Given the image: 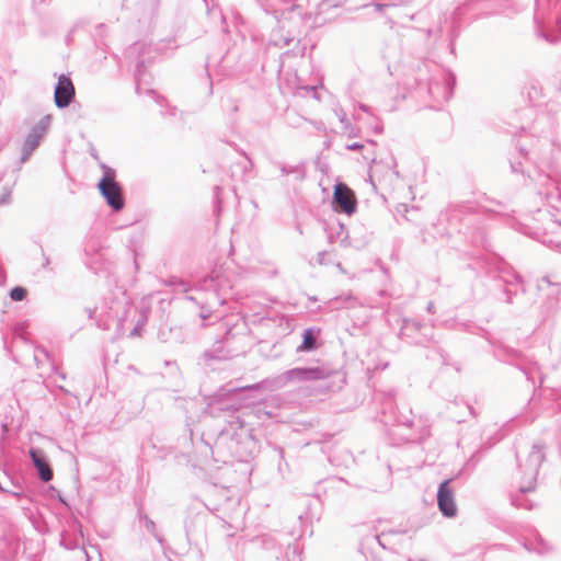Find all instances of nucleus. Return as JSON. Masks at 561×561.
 Listing matches in <instances>:
<instances>
[{"label": "nucleus", "instance_id": "obj_1", "mask_svg": "<svg viewBox=\"0 0 561 561\" xmlns=\"http://www.w3.org/2000/svg\"><path fill=\"white\" fill-rule=\"evenodd\" d=\"M506 0H467L453 11L424 10L417 13L420 20L428 19L422 27H412L408 34L409 48L421 60L434 50H446L454 55L455 39L459 34L465 15L481 16L499 12Z\"/></svg>", "mask_w": 561, "mask_h": 561}, {"label": "nucleus", "instance_id": "obj_2", "mask_svg": "<svg viewBox=\"0 0 561 561\" xmlns=\"http://www.w3.org/2000/svg\"><path fill=\"white\" fill-rule=\"evenodd\" d=\"M259 388V383L239 387L227 385L218 390L215 399L208 404L211 416H220V413L228 414V417L225 419V426L217 433L214 442L211 444L205 442L210 448L215 461L224 463L231 460L249 462L259 454V442L253 436L252 428L245 424L239 407L218 399L241 390H256Z\"/></svg>", "mask_w": 561, "mask_h": 561}, {"label": "nucleus", "instance_id": "obj_3", "mask_svg": "<svg viewBox=\"0 0 561 561\" xmlns=\"http://www.w3.org/2000/svg\"><path fill=\"white\" fill-rule=\"evenodd\" d=\"M494 356L501 362L516 366L520 371H523L526 379L533 385L535 383L536 379H538L540 382V391L538 397L542 409L552 413L560 412L561 390H559L558 387L542 386L543 375L537 362L528 358L519 351L505 345L495 347Z\"/></svg>", "mask_w": 561, "mask_h": 561}, {"label": "nucleus", "instance_id": "obj_4", "mask_svg": "<svg viewBox=\"0 0 561 561\" xmlns=\"http://www.w3.org/2000/svg\"><path fill=\"white\" fill-rule=\"evenodd\" d=\"M197 291L206 293V299L196 296H186V299L196 302L199 308V317L207 320L211 317L214 308L226 304L233 288L232 274L220 268H215L209 275L198 280L195 285Z\"/></svg>", "mask_w": 561, "mask_h": 561}, {"label": "nucleus", "instance_id": "obj_5", "mask_svg": "<svg viewBox=\"0 0 561 561\" xmlns=\"http://www.w3.org/2000/svg\"><path fill=\"white\" fill-rule=\"evenodd\" d=\"M518 472L520 473V483L518 490L511 494V503L516 508L533 510L536 501L528 497L536 489L537 477L541 463L545 461V445L534 443L525 460L519 458L516 453Z\"/></svg>", "mask_w": 561, "mask_h": 561}, {"label": "nucleus", "instance_id": "obj_6", "mask_svg": "<svg viewBox=\"0 0 561 561\" xmlns=\"http://www.w3.org/2000/svg\"><path fill=\"white\" fill-rule=\"evenodd\" d=\"M380 421L386 426H396L404 431L401 435L405 442L420 443L430 436L428 427L421 420L415 421L411 409L404 408V411H401L393 405L392 392L385 396Z\"/></svg>", "mask_w": 561, "mask_h": 561}, {"label": "nucleus", "instance_id": "obj_7", "mask_svg": "<svg viewBox=\"0 0 561 561\" xmlns=\"http://www.w3.org/2000/svg\"><path fill=\"white\" fill-rule=\"evenodd\" d=\"M332 376L337 377L342 383L345 382V377L340 371H335L328 366H316L295 367L288 369L276 377L275 383L280 388L287 386L290 382L324 380Z\"/></svg>", "mask_w": 561, "mask_h": 561}, {"label": "nucleus", "instance_id": "obj_8", "mask_svg": "<svg viewBox=\"0 0 561 561\" xmlns=\"http://www.w3.org/2000/svg\"><path fill=\"white\" fill-rule=\"evenodd\" d=\"M103 175L98 183V188L105 199L106 204L114 210L119 211L125 206L123 188L116 182V171L113 168L102 163Z\"/></svg>", "mask_w": 561, "mask_h": 561}, {"label": "nucleus", "instance_id": "obj_9", "mask_svg": "<svg viewBox=\"0 0 561 561\" xmlns=\"http://www.w3.org/2000/svg\"><path fill=\"white\" fill-rule=\"evenodd\" d=\"M542 183L549 184L545 191V209H538L539 215L548 214L552 224L558 225L561 230V179H552L549 175H539ZM542 195V192H539Z\"/></svg>", "mask_w": 561, "mask_h": 561}, {"label": "nucleus", "instance_id": "obj_10", "mask_svg": "<svg viewBox=\"0 0 561 561\" xmlns=\"http://www.w3.org/2000/svg\"><path fill=\"white\" fill-rule=\"evenodd\" d=\"M497 286L505 296V302L508 305H523L525 296V286L522 277L515 272L508 270L501 271L497 279Z\"/></svg>", "mask_w": 561, "mask_h": 561}, {"label": "nucleus", "instance_id": "obj_11", "mask_svg": "<svg viewBox=\"0 0 561 561\" xmlns=\"http://www.w3.org/2000/svg\"><path fill=\"white\" fill-rule=\"evenodd\" d=\"M400 337L411 344L427 346L433 340V330L417 319H403Z\"/></svg>", "mask_w": 561, "mask_h": 561}, {"label": "nucleus", "instance_id": "obj_12", "mask_svg": "<svg viewBox=\"0 0 561 561\" xmlns=\"http://www.w3.org/2000/svg\"><path fill=\"white\" fill-rule=\"evenodd\" d=\"M51 124V116H43L26 134L21 148L20 161L26 162L39 146Z\"/></svg>", "mask_w": 561, "mask_h": 561}, {"label": "nucleus", "instance_id": "obj_13", "mask_svg": "<svg viewBox=\"0 0 561 561\" xmlns=\"http://www.w3.org/2000/svg\"><path fill=\"white\" fill-rule=\"evenodd\" d=\"M554 129L556 119L548 113L537 114L536 118L529 127H520L523 133L528 130L533 137H536L539 141H542L543 146H552L556 144V138L553 136Z\"/></svg>", "mask_w": 561, "mask_h": 561}, {"label": "nucleus", "instance_id": "obj_14", "mask_svg": "<svg viewBox=\"0 0 561 561\" xmlns=\"http://www.w3.org/2000/svg\"><path fill=\"white\" fill-rule=\"evenodd\" d=\"M332 205L335 211L351 216L356 211L357 201L354 192L346 184L337 183L334 186Z\"/></svg>", "mask_w": 561, "mask_h": 561}, {"label": "nucleus", "instance_id": "obj_15", "mask_svg": "<svg viewBox=\"0 0 561 561\" xmlns=\"http://www.w3.org/2000/svg\"><path fill=\"white\" fill-rule=\"evenodd\" d=\"M513 227L518 232H520L525 236H528L531 239L537 240V241L541 242L542 244H545L549 248L557 249L558 251L561 252V239L559 238L558 234L554 233V234L550 236V234H548V232L546 230L535 228L528 222H519L518 221Z\"/></svg>", "mask_w": 561, "mask_h": 561}, {"label": "nucleus", "instance_id": "obj_16", "mask_svg": "<svg viewBox=\"0 0 561 561\" xmlns=\"http://www.w3.org/2000/svg\"><path fill=\"white\" fill-rule=\"evenodd\" d=\"M75 87L71 79L66 75H60L55 85L54 100L58 108H66L75 99Z\"/></svg>", "mask_w": 561, "mask_h": 561}, {"label": "nucleus", "instance_id": "obj_17", "mask_svg": "<svg viewBox=\"0 0 561 561\" xmlns=\"http://www.w3.org/2000/svg\"><path fill=\"white\" fill-rule=\"evenodd\" d=\"M450 481H443L437 490V505L438 510L445 517H455L457 515V505L454 497V492L449 486Z\"/></svg>", "mask_w": 561, "mask_h": 561}, {"label": "nucleus", "instance_id": "obj_18", "mask_svg": "<svg viewBox=\"0 0 561 561\" xmlns=\"http://www.w3.org/2000/svg\"><path fill=\"white\" fill-rule=\"evenodd\" d=\"M28 454L33 466L37 470L39 480L43 482H49L54 477V472L47 461L45 453L39 448H31Z\"/></svg>", "mask_w": 561, "mask_h": 561}, {"label": "nucleus", "instance_id": "obj_19", "mask_svg": "<svg viewBox=\"0 0 561 561\" xmlns=\"http://www.w3.org/2000/svg\"><path fill=\"white\" fill-rule=\"evenodd\" d=\"M537 288L541 291L547 300L554 299L557 304H561V283L552 282L549 276L538 279Z\"/></svg>", "mask_w": 561, "mask_h": 561}, {"label": "nucleus", "instance_id": "obj_20", "mask_svg": "<svg viewBox=\"0 0 561 561\" xmlns=\"http://www.w3.org/2000/svg\"><path fill=\"white\" fill-rule=\"evenodd\" d=\"M470 209L471 207L469 206V204L450 205L442 216L451 226L457 227L458 224H460L468 217Z\"/></svg>", "mask_w": 561, "mask_h": 561}, {"label": "nucleus", "instance_id": "obj_21", "mask_svg": "<svg viewBox=\"0 0 561 561\" xmlns=\"http://www.w3.org/2000/svg\"><path fill=\"white\" fill-rule=\"evenodd\" d=\"M273 165L280 171L282 176L294 175L297 181H302L306 178L305 162H299L293 165L280 161H274Z\"/></svg>", "mask_w": 561, "mask_h": 561}, {"label": "nucleus", "instance_id": "obj_22", "mask_svg": "<svg viewBox=\"0 0 561 561\" xmlns=\"http://www.w3.org/2000/svg\"><path fill=\"white\" fill-rule=\"evenodd\" d=\"M102 245L100 244L99 240L91 239L89 240L84 245V254L87 256L85 265L89 268L96 270L93 265L99 262V260L102 256Z\"/></svg>", "mask_w": 561, "mask_h": 561}, {"label": "nucleus", "instance_id": "obj_23", "mask_svg": "<svg viewBox=\"0 0 561 561\" xmlns=\"http://www.w3.org/2000/svg\"><path fill=\"white\" fill-rule=\"evenodd\" d=\"M203 357L206 362L222 360L232 357V353L226 350L224 342L215 343L211 348L204 352Z\"/></svg>", "mask_w": 561, "mask_h": 561}, {"label": "nucleus", "instance_id": "obj_24", "mask_svg": "<svg viewBox=\"0 0 561 561\" xmlns=\"http://www.w3.org/2000/svg\"><path fill=\"white\" fill-rule=\"evenodd\" d=\"M320 330L308 328L302 333L301 344L297 347V352H311L318 348V334Z\"/></svg>", "mask_w": 561, "mask_h": 561}, {"label": "nucleus", "instance_id": "obj_25", "mask_svg": "<svg viewBox=\"0 0 561 561\" xmlns=\"http://www.w3.org/2000/svg\"><path fill=\"white\" fill-rule=\"evenodd\" d=\"M126 307L127 301L121 298H116L112 301V304L108 307V310L106 311L107 317L114 321L117 322L118 325L122 324V320H124L126 316Z\"/></svg>", "mask_w": 561, "mask_h": 561}, {"label": "nucleus", "instance_id": "obj_26", "mask_svg": "<svg viewBox=\"0 0 561 561\" xmlns=\"http://www.w3.org/2000/svg\"><path fill=\"white\" fill-rule=\"evenodd\" d=\"M138 518L146 530L151 534L160 545H162L163 537L157 531L156 523L144 512L142 508L138 510Z\"/></svg>", "mask_w": 561, "mask_h": 561}, {"label": "nucleus", "instance_id": "obj_27", "mask_svg": "<svg viewBox=\"0 0 561 561\" xmlns=\"http://www.w3.org/2000/svg\"><path fill=\"white\" fill-rule=\"evenodd\" d=\"M526 547L528 550H534L539 554H546L553 549L552 545L542 538L539 534H536L535 539L530 541Z\"/></svg>", "mask_w": 561, "mask_h": 561}, {"label": "nucleus", "instance_id": "obj_28", "mask_svg": "<svg viewBox=\"0 0 561 561\" xmlns=\"http://www.w3.org/2000/svg\"><path fill=\"white\" fill-rule=\"evenodd\" d=\"M356 301V298L352 294L341 295L337 297H334L330 300V305L334 308H339L342 305L345 306H353V304Z\"/></svg>", "mask_w": 561, "mask_h": 561}, {"label": "nucleus", "instance_id": "obj_29", "mask_svg": "<svg viewBox=\"0 0 561 561\" xmlns=\"http://www.w3.org/2000/svg\"><path fill=\"white\" fill-rule=\"evenodd\" d=\"M286 559H287V561H302L301 560V547L299 546L298 542L287 546Z\"/></svg>", "mask_w": 561, "mask_h": 561}, {"label": "nucleus", "instance_id": "obj_30", "mask_svg": "<svg viewBox=\"0 0 561 561\" xmlns=\"http://www.w3.org/2000/svg\"><path fill=\"white\" fill-rule=\"evenodd\" d=\"M394 3L391 0H373L371 3H365L364 8H373L377 13H383V11L390 7H393Z\"/></svg>", "mask_w": 561, "mask_h": 561}, {"label": "nucleus", "instance_id": "obj_31", "mask_svg": "<svg viewBox=\"0 0 561 561\" xmlns=\"http://www.w3.org/2000/svg\"><path fill=\"white\" fill-rule=\"evenodd\" d=\"M34 359L37 366H39L44 359L50 360V355L45 347L37 346L34 352Z\"/></svg>", "mask_w": 561, "mask_h": 561}, {"label": "nucleus", "instance_id": "obj_32", "mask_svg": "<svg viewBox=\"0 0 561 561\" xmlns=\"http://www.w3.org/2000/svg\"><path fill=\"white\" fill-rule=\"evenodd\" d=\"M27 295V290L24 287L16 286L10 290V298L13 301H22Z\"/></svg>", "mask_w": 561, "mask_h": 561}, {"label": "nucleus", "instance_id": "obj_33", "mask_svg": "<svg viewBox=\"0 0 561 561\" xmlns=\"http://www.w3.org/2000/svg\"><path fill=\"white\" fill-rule=\"evenodd\" d=\"M14 489L13 490H8V489H4L1 484H0V491L1 492H4V493H10L12 494L13 496H15L16 499H23V497H26L25 493L23 492L22 490V486L20 484H16V483H12Z\"/></svg>", "mask_w": 561, "mask_h": 561}, {"label": "nucleus", "instance_id": "obj_34", "mask_svg": "<svg viewBox=\"0 0 561 561\" xmlns=\"http://www.w3.org/2000/svg\"><path fill=\"white\" fill-rule=\"evenodd\" d=\"M482 456L479 451L474 453L466 462L465 469L472 471L477 465L480 462Z\"/></svg>", "mask_w": 561, "mask_h": 561}, {"label": "nucleus", "instance_id": "obj_35", "mask_svg": "<svg viewBox=\"0 0 561 561\" xmlns=\"http://www.w3.org/2000/svg\"><path fill=\"white\" fill-rule=\"evenodd\" d=\"M146 68V60L144 58H138L136 61V69H135V78L137 81L140 80V77L144 75Z\"/></svg>", "mask_w": 561, "mask_h": 561}, {"label": "nucleus", "instance_id": "obj_36", "mask_svg": "<svg viewBox=\"0 0 561 561\" xmlns=\"http://www.w3.org/2000/svg\"><path fill=\"white\" fill-rule=\"evenodd\" d=\"M422 85H427L428 91L432 92L431 79L420 73L415 78V88H420Z\"/></svg>", "mask_w": 561, "mask_h": 561}, {"label": "nucleus", "instance_id": "obj_37", "mask_svg": "<svg viewBox=\"0 0 561 561\" xmlns=\"http://www.w3.org/2000/svg\"><path fill=\"white\" fill-rule=\"evenodd\" d=\"M334 112L339 121L344 125V129H347L348 126H351V123L347 119L345 111L343 108H336Z\"/></svg>", "mask_w": 561, "mask_h": 561}, {"label": "nucleus", "instance_id": "obj_38", "mask_svg": "<svg viewBox=\"0 0 561 561\" xmlns=\"http://www.w3.org/2000/svg\"><path fill=\"white\" fill-rule=\"evenodd\" d=\"M294 37H290V36H283L280 37L279 39H275V45L279 46V47H285V46H288L291 42H294Z\"/></svg>", "mask_w": 561, "mask_h": 561}, {"label": "nucleus", "instance_id": "obj_39", "mask_svg": "<svg viewBox=\"0 0 561 561\" xmlns=\"http://www.w3.org/2000/svg\"><path fill=\"white\" fill-rule=\"evenodd\" d=\"M511 169L513 173H524L522 161L511 160Z\"/></svg>", "mask_w": 561, "mask_h": 561}, {"label": "nucleus", "instance_id": "obj_40", "mask_svg": "<svg viewBox=\"0 0 561 561\" xmlns=\"http://www.w3.org/2000/svg\"><path fill=\"white\" fill-rule=\"evenodd\" d=\"M11 197V191L5 188L4 192L0 195V206L9 204Z\"/></svg>", "mask_w": 561, "mask_h": 561}, {"label": "nucleus", "instance_id": "obj_41", "mask_svg": "<svg viewBox=\"0 0 561 561\" xmlns=\"http://www.w3.org/2000/svg\"><path fill=\"white\" fill-rule=\"evenodd\" d=\"M445 81L449 90H451L454 84L456 83V78L453 73H447L445 75ZM449 94H451V91H449Z\"/></svg>", "mask_w": 561, "mask_h": 561}, {"label": "nucleus", "instance_id": "obj_42", "mask_svg": "<svg viewBox=\"0 0 561 561\" xmlns=\"http://www.w3.org/2000/svg\"><path fill=\"white\" fill-rule=\"evenodd\" d=\"M347 150H351V151H357V150H360L364 148V145L362 142H353V144H348L346 145L345 147Z\"/></svg>", "mask_w": 561, "mask_h": 561}, {"label": "nucleus", "instance_id": "obj_43", "mask_svg": "<svg viewBox=\"0 0 561 561\" xmlns=\"http://www.w3.org/2000/svg\"><path fill=\"white\" fill-rule=\"evenodd\" d=\"M144 47V44H140V43H135L133 46L129 47L128 49V55L129 57L133 56L135 53H137L138 50H140L141 48Z\"/></svg>", "mask_w": 561, "mask_h": 561}, {"label": "nucleus", "instance_id": "obj_44", "mask_svg": "<svg viewBox=\"0 0 561 561\" xmlns=\"http://www.w3.org/2000/svg\"><path fill=\"white\" fill-rule=\"evenodd\" d=\"M42 255H43V263H42V267H43L44 270H51V268L49 267V265H50V260H49V257L45 254V252H44V251H42Z\"/></svg>", "mask_w": 561, "mask_h": 561}, {"label": "nucleus", "instance_id": "obj_45", "mask_svg": "<svg viewBox=\"0 0 561 561\" xmlns=\"http://www.w3.org/2000/svg\"><path fill=\"white\" fill-rule=\"evenodd\" d=\"M327 256H328V252H325V251L319 252L318 255H317V262L319 264H321V265L325 264L327 263V261H325Z\"/></svg>", "mask_w": 561, "mask_h": 561}, {"label": "nucleus", "instance_id": "obj_46", "mask_svg": "<svg viewBox=\"0 0 561 561\" xmlns=\"http://www.w3.org/2000/svg\"><path fill=\"white\" fill-rule=\"evenodd\" d=\"M386 535L382 534L381 536L380 535H374L370 537L371 540L376 541L379 546H381L382 548H386L383 541H382V537H385Z\"/></svg>", "mask_w": 561, "mask_h": 561}, {"label": "nucleus", "instance_id": "obj_47", "mask_svg": "<svg viewBox=\"0 0 561 561\" xmlns=\"http://www.w3.org/2000/svg\"><path fill=\"white\" fill-rule=\"evenodd\" d=\"M373 131L375 134H381L383 131V126L381 123H376L374 126H373Z\"/></svg>", "mask_w": 561, "mask_h": 561}, {"label": "nucleus", "instance_id": "obj_48", "mask_svg": "<svg viewBox=\"0 0 561 561\" xmlns=\"http://www.w3.org/2000/svg\"><path fill=\"white\" fill-rule=\"evenodd\" d=\"M543 36H545L546 41L550 42V43H557L559 41V38H560V36H558V35H547V34H545Z\"/></svg>", "mask_w": 561, "mask_h": 561}, {"label": "nucleus", "instance_id": "obj_49", "mask_svg": "<svg viewBox=\"0 0 561 561\" xmlns=\"http://www.w3.org/2000/svg\"><path fill=\"white\" fill-rule=\"evenodd\" d=\"M51 366H53V370H54V373H55V374H57V375H58L62 380H65V379H66V374H65V373H62V371H59V370L56 368V366H55V364H54L53 362H51Z\"/></svg>", "mask_w": 561, "mask_h": 561}, {"label": "nucleus", "instance_id": "obj_50", "mask_svg": "<svg viewBox=\"0 0 561 561\" xmlns=\"http://www.w3.org/2000/svg\"><path fill=\"white\" fill-rule=\"evenodd\" d=\"M147 93L151 95L158 103H160L163 99L160 96H157V93L153 90H148Z\"/></svg>", "mask_w": 561, "mask_h": 561}, {"label": "nucleus", "instance_id": "obj_51", "mask_svg": "<svg viewBox=\"0 0 561 561\" xmlns=\"http://www.w3.org/2000/svg\"><path fill=\"white\" fill-rule=\"evenodd\" d=\"M519 156L523 157L524 159H527L528 152L526 151L524 146L519 147Z\"/></svg>", "mask_w": 561, "mask_h": 561}, {"label": "nucleus", "instance_id": "obj_52", "mask_svg": "<svg viewBox=\"0 0 561 561\" xmlns=\"http://www.w3.org/2000/svg\"><path fill=\"white\" fill-rule=\"evenodd\" d=\"M426 310L430 312V313H433L435 311V305L433 301H430L427 304V307H426Z\"/></svg>", "mask_w": 561, "mask_h": 561}, {"label": "nucleus", "instance_id": "obj_53", "mask_svg": "<svg viewBox=\"0 0 561 561\" xmlns=\"http://www.w3.org/2000/svg\"><path fill=\"white\" fill-rule=\"evenodd\" d=\"M345 130H346V131H348V134H350V136H351V137H355V136H357V133L355 131V128H354L352 125H351V126H348V128H347V129H345Z\"/></svg>", "mask_w": 561, "mask_h": 561}, {"label": "nucleus", "instance_id": "obj_54", "mask_svg": "<svg viewBox=\"0 0 561 561\" xmlns=\"http://www.w3.org/2000/svg\"><path fill=\"white\" fill-rule=\"evenodd\" d=\"M359 108L369 115L371 114L369 106H367L366 104H359Z\"/></svg>", "mask_w": 561, "mask_h": 561}, {"label": "nucleus", "instance_id": "obj_55", "mask_svg": "<svg viewBox=\"0 0 561 561\" xmlns=\"http://www.w3.org/2000/svg\"><path fill=\"white\" fill-rule=\"evenodd\" d=\"M180 284L183 287V291H187L188 290L187 284L185 282L181 280Z\"/></svg>", "mask_w": 561, "mask_h": 561}, {"label": "nucleus", "instance_id": "obj_56", "mask_svg": "<svg viewBox=\"0 0 561 561\" xmlns=\"http://www.w3.org/2000/svg\"><path fill=\"white\" fill-rule=\"evenodd\" d=\"M536 402H537V398H536V392H535L533 398L529 400V404H536Z\"/></svg>", "mask_w": 561, "mask_h": 561}, {"label": "nucleus", "instance_id": "obj_57", "mask_svg": "<svg viewBox=\"0 0 561 561\" xmlns=\"http://www.w3.org/2000/svg\"><path fill=\"white\" fill-rule=\"evenodd\" d=\"M304 89H306L307 91H312L313 93L317 92L316 87H305Z\"/></svg>", "mask_w": 561, "mask_h": 561}, {"label": "nucleus", "instance_id": "obj_58", "mask_svg": "<svg viewBox=\"0 0 561 561\" xmlns=\"http://www.w3.org/2000/svg\"><path fill=\"white\" fill-rule=\"evenodd\" d=\"M94 311H95V310L87 309V312H88L89 318H93V312H94Z\"/></svg>", "mask_w": 561, "mask_h": 561}, {"label": "nucleus", "instance_id": "obj_59", "mask_svg": "<svg viewBox=\"0 0 561 561\" xmlns=\"http://www.w3.org/2000/svg\"><path fill=\"white\" fill-rule=\"evenodd\" d=\"M277 451H278L279 457H280V458H283V457H284V450H283V448H280V447H279V448H277Z\"/></svg>", "mask_w": 561, "mask_h": 561}, {"label": "nucleus", "instance_id": "obj_60", "mask_svg": "<svg viewBox=\"0 0 561 561\" xmlns=\"http://www.w3.org/2000/svg\"><path fill=\"white\" fill-rule=\"evenodd\" d=\"M58 500L59 502H61L62 504L67 505V502L64 500V497L59 494L58 495Z\"/></svg>", "mask_w": 561, "mask_h": 561}, {"label": "nucleus", "instance_id": "obj_61", "mask_svg": "<svg viewBox=\"0 0 561 561\" xmlns=\"http://www.w3.org/2000/svg\"><path fill=\"white\" fill-rule=\"evenodd\" d=\"M138 334V328H134V330L130 332V335H136Z\"/></svg>", "mask_w": 561, "mask_h": 561}, {"label": "nucleus", "instance_id": "obj_62", "mask_svg": "<svg viewBox=\"0 0 561 561\" xmlns=\"http://www.w3.org/2000/svg\"><path fill=\"white\" fill-rule=\"evenodd\" d=\"M136 92H137V93H140V87H139V83H137Z\"/></svg>", "mask_w": 561, "mask_h": 561}, {"label": "nucleus", "instance_id": "obj_63", "mask_svg": "<svg viewBox=\"0 0 561 561\" xmlns=\"http://www.w3.org/2000/svg\"><path fill=\"white\" fill-rule=\"evenodd\" d=\"M209 93L211 94L213 93V82L210 81V85H209Z\"/></svg>", "mask_w": 561, "mask_h": 561}, {"label": "nucleus", "instance_id": "obj_64", "mask_svg": "<svg viewBox=\"0 0 561 561\" xmlns=\"http://www.w3.org/2000/svg\"><path fill=\"white\" fill-rule=\"evenodd\" d=\"M215 191H216V193H218V192L220 191V187H219V186H216V187H215Z\"/></svg>", "mask_w": 561, "mask_h": 561}]
</instances>
